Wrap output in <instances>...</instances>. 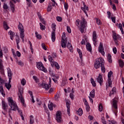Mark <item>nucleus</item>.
<instances>
[{
  "label": "nucleus",
  "mask_w": 124,
  "mask_h": 124,
  "mask_svg": "<svg viewBox=\"0 0 124 124\" xmlns=\"http://www.w3.org/2000/svg\"><path fill=\"white\" fill-rule=\"evenodd\" d=\"M8 104L9 106L11 107V108L9 110V113H11V110L13 111H18L20 117H21V119L23 121L25 120L24 118V116L23 115V111L22 110L19 109L18 108V106H17V104H16V102L13 101L12 99V97H9L8 98Z\"/></svg>",
  "instance_id": "nucleus-1"
},
{
  "label": "nucleus",
  "mask_w": 124,
  "mask_h": 124,
  "mask_svg": "<svg viewBox=\"0 0 124 124\" xmlns=\"http://www.w3.org/2000/svg\"><path fill=\"white\" fill-rule=\"evenodd\" d=\"M94 67L96 69L97 68H101V71L103 73H105V66H104V60L102 58L96 59V61L94 62Z\"/></svg>",
  "instance_id": "nucleus-2"
},
{
  "label": "nucleus",
  "mask_w": 124,
  "mask_h": 124,
  "mask_svg": "<svg viewBox=\"0 0 124 124\" xmlns=\"http://www.w3.org/2000/svg\"><path fill=\"white\" fill-rule=\"evenodd\" d=\"M24 93V88H19L18 89V96L20 102L22 103L23 106H26V104H25V99L23 97V93Z\"/></svg>",
  "instance_id": "nucleus-3"
},
{
  "label": "nucleus",
  "mask_w": 124,
  "mask_h": 124,
  "mask_svg": "<svg viewBox=\"0 0 124 124\" xmlns=\"http://www.w3.org/2000/svg\"><path fill=\"white\" fill-rule=\"evenodd\" d=\"M18 30L20 31V37L21 38L23 42H24V38H25V31L24 30V27L22 23L19 22V25L18 26Z\"/></svg>",
  "instance_id": "nucleus-4"
},
{
  "label": "nucleus",
  "mask_w": 124,
  "mask_h": 124,
  "mask_svg": "<svg viewBox=\"0 0 124 124\" xmlns=\"http://www.w3.org/2000/svg\"><path fill=\"white\" fill-rule=\"evenodd\" d=\"M52 29L53 31L51 32V39L52 42H55L56 41V24H52Z\"/></svg>",
  "instance_id": "nucleus-5"
},
{
  "label": "nucleus",
  "mask_w": 124,
  "mask_h": 124,
  "mask_svg": "<svg viewBox=\"0 0 124 124\" xmlns=\"http://www.w3.org/2000/svg\"><path fill=\"white\" fill-rule=\"evenodd\" d=\"M86 24L87 22L86 21V19H85L84 17H82V20L80 22V28H79L81 33L84 32V29H85Z\"/></svg>",
  "instance_id": "nucleus-6"
},
{
  "label": "nucleus",
  "mask_w": 124,
  "mask_h": 124,
  "mask_svg": "<svg viewBox=\"0 0 124 124\" xmlns=\"http://www.w3.org/2000/svg\"><path fill=\"white\" fill-rule=\"evenodd\" d=\"M61 42H62V48H65L66 47V43H67V40L66 39V37H65V32L63 33Z\"/></svg>",
  "instance_id": "nucleus-7"
},
{
  "label": "nucleus",
  "mask_w": 124,
  "mask_h": 124,
  "mask_svg": "<svg viewBox=\"0 0 124 124\" xmlns=\"http://www.w3.org/2000/svg\"><path fill=\"white\" fill-rule=\"evenodd\" d=\"M3 83H4V80L1 79L0 76V93L4 97V96H5V93H4V90H3Z\"/></svg>",
  "instance_id": "nucleus-8"
},
{
  "label": "nucleus",
  "mask_w": 124,
  "mask_h": 124,
  "mask_svg": "<svg viewBox=\"0 0 124 124\" xmlns=\"http://www.w3.org/2000/svg\"><path fill=\"white\" fill-rule=\"evenodd\" d=\"M37 67L39 70H41L42 71H44V72H46L47 71V69L44 67L43 66V64L41 62H38L37 63Z\"/></svg>",
  "instance_id": "nucleus-9"
},
{
  "label": "nucleus",
  "mask_w": 124,
  "mask_h": 124,
  "mask_svg": "<svg viewBox=\"0 0 124 124\" xmlns=\"http://www.w3.org/2000/svg\"><path fill=\"white\" fill-rule=\"evenodd\" d=\"M56 121L57 123H62V112L61 111H58L56 113Z\"/></svg>",
  "instance_id": "nucleus-10"
},
{
  "label": "nucleus",
  "mask_w": 124,
  "mask_h": 124,
  "mask_svg": "<svg viewBox=\"0 0 124 124\" xmlns=\"http://www.w3.org/2000/svg\"><path fill=\"white\" fill-rule=\"evenodd\" d=\"M39 86L40 87H42V88H44V89H45L46 91H48L51 88V85H49V84H47L46 83H39Z\"/></svg>",
  "instance_id": "nucleus-11"
},
{
  "label": "nucleus",
  "mask_w": 124,
  "mask_h": 124,
  "mask_svg": "<svg viewBox=\"0 0 124 124\" xmlns=\"http://www.w3.org/2000/svg\"><path fill=\"white\" fill-rule=\"evenodd\" d=\"M7 72H8V76L9 77V83L8 84H10L11 83V79H12V75H13V74L12 73V72L11 71V70L9 68H7Z\"/></svg>",
  "instance_id": "nucleus-12"
},
{
  "label": "nucleus",
  "mask_w": 124,
  "mask_h": 124,
  "mask_svg": "<svg viewBox=\"0 0 124 124\" xmlns=\"http://www.w3.org/2000/svg\"><path fill=\"white\" fill-rule=\"evenodd\" d=\"M98 51L99 53H101L103 56L105 55V52H104V48H103V44H102V43H100Z\"/></svg>",
  "instance_id": "nucleus-13"
},
{
  "label": "nucleus",
  "mask_w": 124,
  "mask_h": 124,
  "mask_svg": "<svg viewBox=\"0 0 124 124\" xmlns=\"http://www.w3.org/2000/svg\"><path fill=\"white\" fill-rule=\"evenodd\" d=\"M2 108L4 111L7 112V109H8V105L3 100L2 101Z\"/></svg>",
  "instance_id": "nucleus-14"
},
{
  "label": "nucleus",
  "mask_w": 124,
  "mask_h": 124,
  "mask_svg": "<svg viewBox=\"0 0 124 124\" xmlns=\"http://www.w3.org/2000/svg\"><path fill=\"white\" fill-rule=\"evenodd\" d=\"M96 80L98 83H99L101 86H102V83H103V78H102V76H101V75L99 74V76Z\"/></svg>",
  "instance_id": "nucleus-15"
},
{
  "label": "nucleus",
  "mask_w": 124,
  "mask_h": 124,
  "mask_svg": "<svg viewBox=\"0 0 124 124\" xmlns=\"http://www.w3.org/2000/svg\"><path fill=\"white\" fill-rule=\"evenodd\" d=\"M97 39V37L96 36V32L95 31H93V41L94 45H96Z\"/></svg>",
  "instance_id": "nucleus-16"
},
{
  "label": "nucleus",
  "mask_w": 124,
  "mask_h": 124,
  "mask_svg": "<svg viewBox=\"0 0 124 124\" xmlns=\"http://www.w3.org/2000/svg\"><path fill=\"white\" fill-rule=\"evenodd\" d=\"M66 106L67 108V112L68 113V116H70V104L69 102H66Z\"/></svg>",
  "instance_id": "nucleus-17"
},
{
  "label": "nucleus",
  "mask_w": 124,
  "mask_h": 124,
  "mask_svg": "<svg viewBox=\"0 0 124 124\" xmlns=\"http://www.w3.org/2000/svg\"><path fill=\"white\" fill-rule=\"evenodd\" d=\"M83 6V7H81V9L83 10L84 13H85L86 16H88L87 11H89V7H87L86 5H84Z\"/></svg>",
  "instance_id": "nucleus-18"
},
{
  "label": "nucleus",
  "mask_w": 124,
  "mask_h": 124,
  "mask_svg": "<svg viewBox=\"0 0 124 124\" xmlns=\"http://www.w3.org/2000/svg\"><path fill=\"white\" fill-rule=\"evenodd\" d=\"M48 59L51 63V66L52 67H54V63L55 62H54V60H53V58H52V57H51V55H49L48 56Z\"/></svg>",
  "instance_id": "nucleus-19"
},
{
  "label": "nucleus",
  "mask_w": 124,
  "mask_h": 124,
  "mask_svg": "<svg viewBox=\"0 0 124 124\" xmlns=\"http://www.w3.org/2000/svg\"><path fill=\"white\" fill-rule=\"evenodd\" d=\"M10 5L11 7V10H12V13H14L15 12V5H14V4H13L12 1H10Z\"/></svg>",
  "instance_id": "nucleus-20"
},
{
  "label": "nucleus",
  "mask_w": 124,
  "mask_h": 124,
  "mask_svg": "<svg viewBox=\"0 0 124 124\" xmlns=\"http://www.w3.org/2000/svg\"><path fill=\"white\" fill-rule=\"evenodd\" d=\"M67 48H68L70 52H71V53L73 52V48L72 47V45H71V44L69 43V42H68L67 44Z\"/></svg>",
  "instance_id": "nucleus-21"
},
{
  "label": "nucleus",
  "mask_w": 124,
  "mask_h": 124,
  "mask_svg": "<svg viewBox=\"0 0 124 124\" xmlns=\"http://www.w3.org/2000/svg\"><path fill=\"white\" fill-rule=\"evenodd\" d=\"M48 107L50 111H53V107H56V105H54L53 103H50V104L48 105Z\"/></svg>",
  "instance_id": "nucleus-22"
},
{
  "label": "nucleus",
  "mask_w": 124,
  "mask_h": 124,
  "mask_svg": "<svg viewBox=\"0 0 124 124\" xmlns=\"http://www.w3.org/2000/svg\"><path fill=\"white\" fill-rule=\"evenodd\" d=\"M90 95L91 97L92 98H94V97L95 96V91L94 89H93L90 93Z\"/></svg>",
  "instance_id": "nucleus-23"
},
{
  "label": "nucleus",
  "mask_w": 124,
  "mask_h": 124,
  "mask_svg": "<svg viewBox=\"0 0 124 124\" xmlns=\"http://www.w3.org/2000/svg\"><path fill=\"white\" fill-rule=\"evenodd\" d=\"M77 51L78 52L79 55V57L81 60V62H83V58H82V56L83 54H82V51L79 48H77Z\"/></svg>",
  "instance_id": "nucleus-24"
},
{
  "label": "nucleus",
  "mask_w": 124,
  "mask_h": 124,
  "mask_svg": "<svg viewBox=\"0 0 124 124\" xmlns=\"http://www.w3.org/2000/svg\"><path fill=\"white\" fill-rule=\"evenodd\" d=\"M8 34L9 35H10V39H11V40H13L14 36V34H15L14 32L12 31H10L8 32Z\"/></svg>",
  "instance_id": "nucleus-25"
},
{
  "label": "nucleus",
  "mask_w": 124,
  "mask_h": 124,
  "mask_svg": "<svg viewBox=\"0 0 124 124\" xmlns=\"http://www.w3.org/2000/svg\"><path fill=\"white\" fill-rule=\"evenodd\" d=\"M86 48L89 52H91L92 51V46L91 45V44H90V43H88L86 44Z\"/></svg>",
  "instance_id": "nucleus-26"
},
{
  "label": "nucleus",
  "mask_w": 124,
  "mask_h": 124,
  "mask_svg": "<svg viewBox=\"0 0 124 124\" xmlns=\"http://www.w3.org/2000/svg\"><path fill=\"white\" fill-rule=\"evenodd\" d=\"M77 114L78 115V116H82V115H83V110L81 108L77 111Z\"/></svg>",
  "instance_id": "nucleus-27"
},
{
  "label": "nucleus",
  "mask_w": 124,
  "mask_h": 124,
  "mask_svg": "<svg viewBox=\"0 0 124 124\" xmlns=\"http://www.w3.org/2000/svg\"><path fill=\"white\" fill-rule=\"evenodd\" d=\"M112 105L115 109H118V106H117V100H113L112 101Z\"/></svg>",
  "instance_id": "nucleus-28"
},
{
  "label": "nucleus",
  "mask_w": 124,
  "mask_h": 124,
  "mask_svg": "<svg viewBox=\"0 0 124 124\" xmlns=\"http://www.w3.org/2000/svg\"><path fill=\"white\" fill-rule=\"evenodd\" d=\"M113 38L114 41L117 40V39H118V38H120V35L114 33H113Z\"/></svg>",
  "instance_id": "nucleus-29"
},
{
  "label": "nucleus",
  "mask_w": 124,
  "mask_h": 124,
  "mask_svg": "<svg viewBox=\"0 0 124 124\" xmlns=\"http://www.w3.org/2000/svg\"><path fill=\"white\" fill-rule=\"evenodd\" d=\"M119 66L120 67H121V68H123L124 66V61L122 60H119Z\"/></svg>",
  "instance_id": "nucleus-30"
},
{
  "label": "nucleus",
  "mask_w": 124,
  "mask_h": 124,
  "mask_svg": "<svg viewBox=\"0 0 124 124\" xmlns=\"http://www.w3.org/2000/svg\"><path fill=\"white\" fill-rule=\"evenodd\" d=\"M3 27L4 29H5L6 31H7L8 29H9V27H8V25H7V23H6L5 21L3 22Z\"/></svg>",
  "instance_id": "nucleus-31"
},
{
  "label": "nucleus",
  "mask_w": 124,
  "mask_h": 124,
  "mask_svg": "<svg viewBox=\"0 0 124 124\" xmlns=\"http://www.w3.org/2000/svg\"><path fill=\"white\" fill-rule=\"evenodd\" d=\"M116 93V88L113 87L111 90V91L109 93V96H111V94H114Z\"/></svg>",
  "instance_id": "nucleus-32"
},
{
  "label": "nucleus",
  "mask_w": 124,
  "mask_h": 124,
  "mask_svg": "<svg viewBox=\"0 0 124 124\" xmlns=\"http://www.w3.org/2000/svg\"><path fill=\"white\" fill-rule=\"evenodd\" d=\"M39 25L40 26V29L41 31H45V30L46 29V27H45V26L43 25V24H42V23H40Z\"/></svg>",
  "instance_id": "nucleus-33"
},
{
  "label": "nucleus",
  "mask_w": 124,
  "mask_h": 124,
  "mask_svg": "<svg viewBox=\"0 0 124 124\" xmlns=\"http://www.w3.org/2000/svg\"><path fill=\"white\" fill-rule=\"evenodd\" d=\"M5 86L8 90H10V88H11V84H10V83H5Z\"/></svg>",
  "instance_id": "nucleus-34"
},
{
  "label": "nucleus",
  "mask_w": 124,
  "mask_h": 124,
  "mask_svg": "<svg viewBox=\"0 0 124 124\" xmlns=\"http://www.w3.org/2000/svg\"><path fill=\"white\" fill-rule=\"evenodd\" d=\"M108 61L110 63L112 62V56H111V54H108Z\"/></svg>",
  "instance_id": "nucleus-35"
},
{
  "label": "nucleus",
  "mask_w": 124,
  "mask_h": 124,
  "mask_svg": "<svg viewBox=\"0 0 124 124\" xmlns=\"http://www.w3.org/2000/svg\"><path fill=\"white\" fill-rule=\"evenodd\" d=\"M30 124H33L34 123V119H33V116L32 115H31L30 116Z\"/></svg>",
  "instance_id": "nucleus-36"
},
{
  "label": "nucleus",
  "mask_w": 124,
  "mask_h": 124,
  "mask_svg": "<svg viewBox=\"0 0 124 124\" xmlns=\"http://www.w3.org/2000/svg\"><path fill=\"white\" fill-rule=\"evenodd\" d=\"M33 79L34 80V81H35L36 83H39V78H38L37 77L33 76Z\"/></svg>",
  "instance_id": "nucleus-37"
},
{
  "label": "nucleus",
  "mask_w": 124,
  "mask_h": 124,
  "mask_svg": "<svg viewBox=\"0 0 124 124\" xmlns=\"http://www.w3.org/2000/svg\"><path fill=\"white\" fill-rule=\"evenodd\" d=\"M91 83L92 84L93 87H96V84L95 83V81H94V80L93 79V78H91Z\"/></svg>",
  "instance_id": "nucleus-38"
},
{
  "label": "nucleus",
  "mask_w": 124,
  "mask_h": 124,
  "mask_svg": "<svg viewBox=\"0 0 124 124\" xmlns=\"http://www.w3.org/2000/svg\"><path fill=\"white\" fill-rule=\"evenodd\" d=\"M54 65H55V66L56 67L57 69H60V65H59V64L58 63V62H55L53 63V66H54Z\"/></svg>",
  "instance_id": "nucleus-39"
},
{
  "label": "nucleus",
  "mask_w": 124,
  "mask_h": 124,
  "mask_svg": "<svg viewBox=\"0 0 124 124\" xmlns=\"http://www.w3.org/2000/svg\"><path fill=\"white\" fill-rule=\"evenodd\" d=\"M112 74H113L112 71H110L108 72V79H111V76H112Z\"/></svg>",
  "instance_id": "nucleus-40"
},
{
  "label": "nucleus",
  "mask_w": 124,
  "mask_h": 124,
  "mask_svg": "<svg viewBox=\"0 0 124 124\" xmlns=\"http://www.w3.org/2000/svg\"><path fill=\"white\" fill-rule=\"evenodd\" d=\"M52 5L49 4L47 8V10L48 12H50L52 9Z\"/></svg>",
  "instance_id": "nucleus-41"
},
{
  "label": "nucleus",
  "mask_w": 124,
  "mask_h": 124,
  "mask_svg": "<svg viewBox=\"0 0 124 124\" xmlns=\"http://www.w3.org/2000/svg\"><path fill=\"white\" fill-rule=\"evenodd\" d=\"M16 62L18 63L19 65H21V66H24V63L22 62V61H18V60H16Z\"/></svg>",
  "instance_id": "nucleus-42"
},
{
  "label": "nucleus",
  "mask_w": 124,
  "mask_h": 124,
  "mask_svg": "<svg viewBox=\"0 0 124 124\" xmlns=\"http://www.w3.org/2000/svg\"><path fill=\"white\" fill-rule=\"evenodd\" d=\"M16 44H19V43H20V37H19V36H17L16 37Z\"/></svg>",
  "instance_id": "nucleus-43"
},
{
  "label": "nucleus",
  "mask_w": 124,
  "mask_h": 124,
  "mask_svg": "<svg viewBox=\"0 0 124 124\" xmlns=\"http://www.w3.org/2000/svg\"><path fill=\"white\" fill-rule=\"evenodd\" d=\"M35 34H36V37H37V38L38 39H41L42 37H41V35L38 34V33H37V32H35Z\"/></svg>",
  "instance_id": "nucleus-44"
},
{
  "label": "nucleus",
  "mask_w": 124,
  "mask_h": 124,
  "mask_svg": "<svg viewBox=\"0 0 124 124\" xmlns=\"http://www.w3.org/2000/svg\"><path fill=\"white\" fill-rule=\"evenodd\" d=\"M86 41H87V38H85V39H83L81 42V44L82 45H85L86 43Z\"/></svg>",
  "instance_id": "nucleus-45"
},
{
  "label": "nucleus",
  "mask_w": 124,
  "mask_h": 124,
  "mask_svg": "<svg viewBox=\"0 0 124 124\" xmlns=\"http://www.w3.org/2000/svg\"><path fill=\"white\" fill-rule=\"evenodd\" d=\"M108 86L110 88H112V81H111V78H108Z\"/></svg>",
  "instance_id": "nucleus-46"
},
{
  "label": "nucleus",
  "mask_w": 124,
  "mask_h": 124,
  "mask_svg": "<svg viewBox=\"0 0 124 124\" xmlns=\"http://www.w3.org/2000/svg\"><path fill=\"white\" fill-rule=\"evenodd\" d=\"M3 51L4 53H5L6 54V53H8V48H7L6 46H5L3 47Z\"/></svg>",
  "instance_id": "nucleus-47"
},
{
  "label": "nucleus",
  "mask_w": 124,
  "mask_h": 124,
  "mask_svg": "<svg viewBox=\"0 0 124 124\" xmlns=\"http://www.w3.org/2000/svg\"><path fill=\"white\" fill-rule=\"evenodd\" d=\"M21 83L22 86H25V85H26V79H25V78H23L21 81Z\"/></svg>",
  "instance_id": "nucleus-48"
},
{
  "label": "nucleus",
  "mask_w": 124,
  "mask_h": 124,
  "mask_svg": "<svg viewBox=\"0 0 124 124\" xmlns=\"http://www.w3.org/2000/svg\"><path fill=\"white\" fill-rule=\"evenodd\" d=\"M102 109H103V106H102V104H100L99 106V111L101 112L102 111Z\"/></svg>",
  "instance_id": "nucleus-49"
},
{
  "label": "nucleus",
  "mask_w": 124,
  "mask_h": 124,
  "mask_svg": "<svg viewBox=\"0 0 124 124\" xmlns=\"http://www.w3.org/2000/svg\"><path fill=\"white\" fill-rule=\"evenodd\" d=\"M96 24L97 25H101L102 23H101V21H100V19L98 18H96Z\"/></svg>",
  "instance_id": "nucleus-50"
},
{
  "label": "nucleus",
  "mask_w": 124,
  "mask_h": 124,
  "mask_svg": "<svg viewBox=\"0 0 124 124\" xmlns=\"http://www.w3.org/2000/svg\"><path fill=\"white\" fill-rule=\"evenodd\" d=\"M56 19L58 22H62V18L61 16H57Z\"/></svg>",
  "instance_id": "nucleus-51"
},
{
  "label": "nucleus",
  "mask_w": 124,
  "mask_h": 124,
  "mask_svg": "<svg viewBox=\"0 0 124 124\" xmlns=\"http://www.w3.org/2000/svg\"><path fill=\"white\" fill-rule=\"evenodd\" d=\"M41 23H42V24H43V25H46V21H45V20H44V18H41V19H40Z\"/></svg>",
  "instance_id": "nucleus-52"
},
{
  "label": "nucleus",
  "mask_w": 124,
  "mask_h": 124,
  "mask_svg": "<svg viewBox=\"0 0 124 124\" xmlns=\"http://www.w3.org/2000/svg\"><path fill=\"white\" fill-rule=\"evenodd\" d=\"M67 31L69 33H71V29L69 26H67Z\"/></svg>",
  "instance_id": "nucleus-53"
},
{
  "label": "nucleus",
  "mask_w": 124,
  "mask_h": 124,
  "mask_svg": "<svg viewBox=\"0 0 124 124\" xmlns=\"http://www.w3.org/2000/svg\"><path fill=\"white\" fill-rule=\"evenodd\" d=\"M3 7L4 9H8V6H7V5L5 3H4Z\"/></svg>",
  "instance_id": "nucleus-54"
},
{
  "label": "nucleus",
  "mask_w": 124,
  "mask_h": 124,
  "mask_svg": "<svg viewBox=\"0 0 124 124\" xmlns=\"http://www.w3.org/2000/svg\"><path fill=\"white\" fill-rule=\"evenodd\" d=\"M44 107L46 112H48V108H47V107L46 106V104H45V103L44 104Z\"/></svg>",
  "instance_id": "nucleus-55"
},
{
  "label": "nucleus",
  "mask_w": 124,
  "mask_h": 124,
  "mask_svg": "<svg viewBox=\"0 0 124 124\" xmlns=\"http://www.w3.org/2000/svg\"><path fill=\"white\" fill-rule=\"evenodd\" d=\"M42 47L43 49H44L46 51V50H47V48H46V47H45V44L44 43L42 44Z\"/></svg>",
  "instance_id": "nucleus-56"
},
{
  "label": "nucleus",
  "mask_w": 124,
  "mask_h": 124,
  "mask_svg": "<svg viewBox=\"0 0 124 124\" xmlns=\"http://www.w3.org/2000/svg\"><path fill=\"white\" fill-rule=\"evenodd\" d=\"M64 8L65 10H67V9H68V4L67 3H64Z\"/></svg>",
  "instance_id": "nucleus-57"
},
{
  "label": "nucleus",
  "mask_w": 124,
  "mask_h": 124,
  "mask_svg": "<svg viewBox=\"0 0 124 124\" xmlns=\"http://www.w3.org/2000/svg\"><path fill=\"white\" fill-rule=\"evenodd\" d=\"M86 110L87 112H89L90 111V106H86Z\"/></svg>",
  "instance_id": "nucleus-58"
},
{
  "label": "nucleus",
  "mask_w": 124,
  "mask_h": 124,
  "mask_svg": "<svg viewBox=\"0 0 124 124\" xmlns=\"http://www.w3.org/2000/svg\"><path fill=\"white\" fill-rule=\"evenodd\" d=\"M109 124H117V122L115 120H111Z\"/></svg>",
  "instance_id": "nucleus-59"
},
{
  "label": "nucleus",
  "mask_w": 124,
  "mask_h": 124,
  "mask_svg": "<svg viewBox=\"0 0 124 124\" xmlns=\"http://www.w3.org/2000/svg\"><path fill=\"white\" fill-rule=\"evenodd\" d=\"M55 98L56 100H58V99H59V98H60V95L59 94H57L55 97Z\"/></svg>",
  "instance_id": "nucleus-60"
},
{
  "label": "nucleus",
  "mask_w": 124,
  "mask_h": 124,
  "mask_svg": "<svg viewBox=\"0 0 124 124\" xmlns=\"http://www.w3.org/2000/svg\"><path fill=\"white\" fill-rule=\"evenodd\" d=\"M28 2L27 4L28 5V6L29 7H31V0H30L29 1H27Z\"/></svg>",
  "instance_id": "nucleus-61"
},
{
  "label": "nucleus",
  "mask_w": 124,
  "mask_h": 124,
  "mask_svg": "<svg viewBox=\"0 0 124 124\" xmlns=\"http://www.w3.org/2000/svg\"><path fill=\"white\" fill-rule=\"evenodd\" d=\"M113 52L114 54H117V48L114 47L113 48Z\"/></svg>",
  "instance_id": "nucleus-62"
},
{
  "label": "nucleus",
  "mask_w": 124,
  "mask_h": 124,
  "mask_svg": "<svg viewBox=\"0 0 124 124\" xmlns=\"http://www.w3.org/2000/svg\"><path fill=\"white\" fill-rule=\"evenodd\" d=\"M16 54L17 57H21V53H20V52L17 51L16 52Z\"/></svg>",
  "instance_id": "nucleus-63"
},
{
  "label": "nucleus",
  "mask_w": 124,
  "mask_h": 124,
  "mask_svg": "<svg viewBox=\"0 0 124 124\" xmlns=\"http://www.w3.org/2000/svg\"><path fill=\"white\" fill-rule=\"evenodd\" d=\"M113 23H116V17L111 18Z\"/></svg>",
  "instance_id": "nucleus-64"
}]
</instances>
